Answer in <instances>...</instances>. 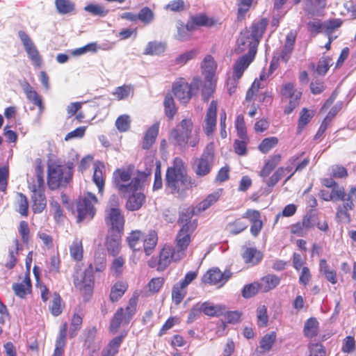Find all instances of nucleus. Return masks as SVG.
I'll return each instance as SVG.
<instances>
[{"mask_svg": "<svg viewBox=\"0 0 356 356\" xmlns=\"http://www.w3.org/2000/svg\"><path fill=\"white\" fill-rule=\"evenodd\" d=\"M305 152H302L300 154L291 156L288 161L289 164L287 167H280L275 172L280 177V179H282L284 176L285 172H291L296 161H298L302 156H303Z\"/></svg>", "mask_w": 356, "mask_h": 356, "instance_id": "46", "label": "nucleus"}, {"mask_svg": "<svg viewBox=\"0 0 356 356\" xmlns=\"http://www.w3.org/2000/svg\"><path fill=\"white\" fill-rule=\"evenodd\" d=\"M316 220V217L312 213H306L300 222L292 225L291 232L298 236H305L308 231L313 228Z\"/></svg>", "mask_w": 356, "mask_h": 356, "instance_id": "16", "label": "nucleus"}, {"mask_svg": "<svg viewBox=\"0 0 356 356\" xmlns=\"http://www.w3.org/2000/svg\"><path fill=\"white\" fill-rule=\"evenodd\" d=\"M126 324L124 323V309L119 308L115 313L110 323V331L115 334L116 333L122 325Z\"/></svg>", "mask_w": 356, "mask_h": 356, "instance_id": "38", "label": "nucleus"}, {"mask_svg": "<svg viewBox=\"0 0 356 356\" xmlns=\"http://www.w3.org/2000/svg\"><path fill=\"white\" fill-rule=\"evenodd\" d=\"M22 89L26 94V98L34 105L38 107L39 113H42L44 111V105L42 97L27 82L22 85Z\"/></svg>", "mask_w": 356, "mask_h": 356, "instance_id": "24", "label": "nucleus"}, {"mask_svg": "<svg viewBox=\"0 0 356 356\" xmlns=\"http://www.w3.org/2000/svg\"><path fill=\"white\" fill-rule=\"evenodd\" d=\"M187 288L181 283L176 284L172 291V298L176 305H179L184 298L187 293Z\"/></svg>", "mask_w": 356, "mask_h": 356, "instance_id": "43", "label": "nucleus"}, {"mask_svg": "<svg viewBox=\"0 0 356 356\" xmlns=\"http://www.w3.org/2000/svg\"><path fill=\"white\" fill-rule=\"evenodd\" d=\"M29 188L32 192L33 210L34 213H41L47 205L44 191L35 189V185H30Z\"/></svg>", "mask_w": 356, "mask_h": 356, "instance_id": "23", "label": "nucleus"}, {"mask_svg": "<svg viewBox=\"0 0 356 356\" xmlns=\"http://www.w3.org/2000/svg\"><path fill=\"white\" fill-rule=\"evenodd\" d=\"M137 305V298H131L129 301L128 305L124 309V323H129L131 318L136 313Z\"/></svg>", "mask_w": 356, "mask_h": 356, "instance_id": "51", "label": "nucleus"}, {"mask_svg": "<svg viewBox=\"0 0 356 356\" xmlns=\"http://www.w3.org/2000/svg\"><path fill=\"white\" fill-rule=\"evenodd\" d=\"M215 154L213 144L209 143L202 155L194 160L193 170L197 177H203L210 173L214 165Z\"/></svg>", "mask_w": 356, "mask_h": 356, "instance_id": "5", "label": "nucleus"}, {"mask_svg": "<svg viewBox=\"0 0 356 356\" xmlns=\"http://www.w3.org/2000/svg\"><path fill=\"white\" fill-rule=\"evenodd\" d=\"M125 335L126 333L122 334L121 335L113 338L110 341L108 347L106 352L103 354V356H115V355L118 353V348Z\"/></svg>", "mask_w": 356, "mask_h": 356, "instance_id": "44", "label": "nucleus"}, {"mask_svg": "<svg viewBox=\"0 0 356 356\" xmlns=\"http://www.w3.org/2000/svg\"><path fill=\"white\" fill-rule=\"evenodd\" d=\"M164 280L162 277L152 278L147 285L149 291L152 293H157L163 286Z\"/></svg>", "mask_w": 356, "mask_h": 356, "instance_id": "62", "label": "nucleus"}, {"mask_svg": "<svg viewBox=\"0 0 356 356\" xmlns=\"http://www.w3.org/2000/svg\"><path fill=\"white\" fill-rule=\"evenodd\" d=\"M217 102L211 101L204 120L203 129L207 136L213 135L216 127Z\"/></svg>", "mask_w": 356, "mask_h": 356, "instance_id": "19", "label": "nucleus"}, {"mask_svg": "<svg viewBox=\"0 0 356 356\" xmlns=\"http://www.w3.org/2000/svg\"><path fill=\"white\" fill-rule=\"evenodd\" d=\"M74 284L75 287L81 291L85 299H88L93 291V268L90 264L84 272L74 275Z\"/></svg>", "mask_w": 356, "mask_h": 356, "instance_id": "9", "label": "nucleus"}, {"mask_svg": "<svg viewBox=\"0 0 356 356\" xmlns=\"http://www.w3.org/2000/svg\"><path fill=\"white\" fill-rule=\"evenodd\" d=\"M177 33L175 35V38L179 41H186L191 38V33L186 29L184 24L181 22H178L177 25Z\"/></svg>", "mask_w": 356, "mask_h": 356, "instance_id": "64", "label": "nucleus"}, {"mask_svg": "<svg viewBox=\"0 0 356 356\" xmlns=\"http://www.w3.org/2000/svg\"><path fill=\"white\" fill-rule=\"evenodd\" d=\"M107 250L113 255L118 253L120 248V238L118 234L108 236L106 240Z\"/></svg>", "mask_w": 356, "mask_h": 356, "instance_id": "47", "label": "nucleus"}, {"mask_svg": "<svg viewBox=\"0 0 356 356\" xmlns=\"http://www.w3.org/2000/svg\"><path fill=\"white\" fill-rule=\"evenodd\" d=\"M231 277L229 272L222 273L219 268H214L209 270L203 276L202 281L218 287L222 286Z\"/></svg>", "mask_w": 356, "mask_h": 356, "instance_id": "17", "label": "nucleus"}, {"mask_svg": "<svg viewBox=\"0 0 356 356\" xmlns=\"http://www.w3.org/2000/svg\"><path fill=\"white\" fill-rule=\"evenodd\" d=\"M97 203V198L92 193H87L79 197L76 202L77 221L80 222L84 220L92 219L96 212L95 204Z\"/></svg>", "mask_w": 356, "mask_h": 356, "instance_id": "6", "label": "nucleus"}, {"mask_svg": "<svg viewBox=\"0 0 356 356\" xmlns=\"http://www.w3.org/2000/svg\"><path fill=\"white\" fill-rule=\"evenodd\" d=\"M253 57L248 56H241L233 65V76L236 79H241L245 70L248 67L250 64L254 60Z\"/></svg>", "mask_w": 356, "mask_h": 356, "instance_id": "26", "label": "nucleus"}, {"mask_svg": "<svg viewBox=\"0 0 356 356\" xmlns=\"http://www.w3.org/2000/svg\"><path fill=\"white\" fill-rule=\"evenodd\" d=\"M157 233L154 230H150L147 235L143 236L142 248L146 255L152 254L153 250L157 244Z\"/></svg>", "mask_w": 356, "mask_h": 356, "instance_id": "28", "label": "nucleus"}, {"mask_svg": "<svg viewBox=\"0 0 356 356\" xmlns=\"http://www.w3.org/2000/svg\"><path fill=\"white\" fill-rule=\"evenodd\" d=\"M133 92V87L130 85H124L117 87L113 95H115L118 100L127 99L131 92Z\"/></svg>", "mask_w": 356, "mask_h": 356, "instance_id": "53", "label": "nucleus"}, {"mask_svg": "<svg viewBox=\"0 0 356 356\" xmlns=\"http://www.w3.org/2000/svg\"><path fill=\"white\" fill-rule=\"evenodd\" d=\"M167 44L163 42L151 41L149 42L144 50L145 55H160L166 49Z\"/></svg>", "mask_w": 356, "mask_h": 356, "instance_id": "35", "label": "nucleus"}, {"mask_svg": "<svg viewBox=\"0 0 356 356\" xmlns=\"http://www.w3.org/2000/svg\"><path fill=\"white\" fill-rule=\"evenodd\" d=\"M200 87L202 88V81L198 76L194 77L190 84L184 78H180L174 83L172 91L181 103L186 104Z\"/></svg>", "mask_w": 356, "mask_h": 356, "instance_id": "4", "label": "nucleus"}, {"mask_svg": "<svg viewBox=\"0 0 356 356\" xmlns=\"http://www.w3.org/2000/svg\"><path fill=\"white\" fill-rule=\"evenodd\" d=\"M83 244L82 241L76 238L72 245L70 246V253L72 258L76 261H81L83 258Z\"/></svg>", "mask_w": 356, "mask_h": 356, "instance_id": "41", "label": "nucleus"}, {"mask_svg": "<svg viewBox=\"0 0 356 356\" xmlns=\"http://www.w3.org/2000/svg\"><path fill=\"white\" fill-rule=\"evenodd\" d=\"M278 143V139L272 136L264 138L259 145V149L264 154L268 153L270 149L275 147Z\"/></svg>", "mask_w": 356, "mask_h": 356, "instance_id": "50", "label": "nucleus"}, {"mask_svg": "<svg viewBox=\"0 0 356 356\" xmlns=\"http://www.w3.org/2000/svg\"><path fill=\"white\" fill-rule=\"evenodd\" d=\"M193 128L192 120L184 119L171 131L169 140L177 145L184 146L188 142Z\"/></svg>", "mask_w": 356, "mask_h": 356, "instance_id": "8", "label": "nucleus"}, {"mask_svg": "<svg viewBox=\"0 0 356 356\" xmlns=\"http://www.w3.org/2000/svg\"><path fill=\"white\" fill-rule=\"evenodd\" d=\"M319 270L322 273L326 280L332 284H335L337 282V272L332 269L327 263L325 259L320 260Z\"/></svg>", "mask_w": 356, "mask_h": 356, "instance_id": "32", "label": "nucleus"}, {"mask_svg": "<svg viewBox=\"0 0 356 356\" xmlns=\"http://www.w3.org/2000/svg\"><path fill=\"white\" fill-rule=\"evenodd\" d=\"M103 168H104V165L102 163L97 161L95 163L92 180L97 186L99 193L103 192L104 186Z\"/></svg>", "mask_w": 356, "mask_h": 356, "instance_id": "31", "label": "nucleus"}, {"mask_svg": "<svg viewBox=\"0 0 356 356\" xmlns=\"http://www.w3.org/2000/svg\"><path fill=\"white\" fill-rule=\"evenodd\" d=\"M55 5L60 14H67L74 9V4L70 0H56Z\"/></svg>", "mask_w": 356, "mask_h": 356, "instance_id": "49", "label": "nucleus"}, {"mask_svg": "<svg viewBox=\"0 0 356 356\" xmlns=\"http://www.w3.org/2000/svg\"><path fill=\"white\" fill-rule=\"evenodd\" d=\"M247 228V225L241 220H236L234 222L228 225L229 232L234 235H236Z\"/></svg>", "mask_w": 356, "mask_h": 356, "instance_id": "61", "label": "nucleus"}, {"mask_svg": "<svg viewBox=\"0 0 356 356\" xmlns=\"http://www.w3.org/2000/svg\"><path fill=\"white\" fill-rule=\"evenodd\" d=\"M131 120L128 115H120L115 121V127L120 132H124L129 130Z\"/></svg>", "mask_w": 356, "mask_h": 356, "instance_id": "54", "label": "nucleus"}, {"mask_svg": "<svg viewBox=\"0 0 356 356\" xmlns=\"http://www.w3.org/2000/svg\"><path fill=\"white\" fill-rule=\"evenodd\" d=\"M268 21L266 18L255 20L251 27L250 35L259 43L268 25Z\"/></svg>", "mask_w": 356, "mask_h": 356, "instance_id": "25", "label": "nucleus"}, {"mask_svg": "<svg viewBox=\"0 0 356 356\" xmlns=\"http://www.w3.org/2000/svg\"><path fill=\"white\" fill-rule=\"evenodd\" d=\"M13 290L15 295L21 298H24L31 291V282L29 277V273L26 275L24 280L20 283H14Z\"/></svg>", "mask_w": 356, "mask_h": 356, "instance_id": "27", "label": "nucleus"}, {"mask_svg": "<svg viewBox=\"0 0 356 356\" xmlns=\"http://www.w3.org/2000/svg\"><path fill=\"white\" fill-rule=\"evenodd\" d=\"M194 209L192 207L184 208L180 211L178 224L181 228L188 229L190 231H195L197 227V220L193 219Z\"/></svg>", "mask_w": 356, "mask_h": 356, "instance_id": "22", "label": "nucleus"}, {"mask_svg": "<svg viewBox=\"0 0 356 356\" xmlns=\"http://www.w3.org/2000/svg\"><path fill=\"white\" fill-rule=\"evenodd\" d=\"M106 222L108 226L118 232L124 227V219L119 208L111 207L106 210Z\"/></svg>", "mask_w": 356, "mask_h": 356, "instance_id": "18", "label": "nucleus"}, {"mask_svg": "<svg viewBox=\"0 0 356 356\" xmlns=\"http://www.w3.org/2000/svg\"><path fill=\"white\" fill-rule=\"evenodd\" d=\"M159 129V123L156 122L152 124L147 131L143 143V149H148L155 142L158 136Z\"/></svg>", "mask_w": 356, "mask_h": 356, "instance_id": "33", "label": "nucleus"}, {"mask_svg": "<svg viewBox=\"0 0 356 356\" xmlns=\"http://www.w3.org/2000/svg\"><path fill=\"white\" fill-rule=\"evenodd\" d=\"M144 234L138 230L133 231L127 237V241L129 247L134 250H141Z\"/></svg>", "mask_w": 356, "mask_h": 356, "instance_id": "34", "label": "nucleus"}, {"mask_svg": "<svg viewBox=\"0 0 356 356\" xmlns=\"http://www.w3.org/2000/svg\"><path fill=\"white\" fill-rule=\"evenodd\" d=\"M201 67L202 74L204 76V83L202 85V95L203 100L208 102L216 88V78L215 73L217 65L213 58L211 55H207L202 63Z\"/></svg>", "mask_w": 356, "mask_h": 356, "instance_id": "3", "label": "nucleus"}, {"mask_svg": "<svg viewBox=\"0 0 356 356\" xmlns=\"http://www.w3.org/2000/svg\"><path fill=\"white\" fill-rule=\"evenodd\" d=\"M259 291H261V287L259 282H254L244 286L242 291V296L245 298H250L254 296Z\"/></svg>", "mask_w": 356, "mask_h": 356, "instance_id": "52", "label": "nucleus"}, {"mask_svg": "<svg viewBox=\"0 0 356 356\" xmlns=\"http://www.w3.org/2000/svg\"><path fill=\"white\" fill-rule=\"evenodd\" d=\"M318 321L315 318H309L304 326V333L307 337H314L317 334Z\"/></svg>", "mask_w": 356, "mask_h": 356, "instance_id": "48", "label": "nucleus"}, {"mask_svg": "<svg viewBox=\"0 0 356 356\" xmlns=\"http://www.w3.org/2000/svg\"><path fill=\"white\" fill-rule=\"evenodd\" d=\"M163 106L165 108V114L172 120L177 113V108L175 104L174 99L171 94H167L165 97Z\"/></svg>", "mask_w": 356, "mask_h": 356, "instance_id": "42", "label": "nucleus"}, {"mask_svg": "<svg viewBox=\"0 0 356 356\" xmlns=\"http://www.w3.org/2000/svg\"><path fill=\"white\" fill-rule=\"evenodd\" d=\"M150 172H138V175L131 180V173L129 170L118 169L113 173V184L120 194H127L136 190L142 184Z\"/></svg>", "mask_w": 356, "mask_h": 356, "instance_id": "2", "label": "nucleus"}, {"mask_svg": "<svg viewBox=\"0 0 356 356\" xmlns=\"http://www.w3.org/2000/svg\"><path fill=\"white\" fill-rule=\"evenodd\" d=\"M138 19L144 24H149L154 19V13L148 7L143 8L137 15Z\"/></svg>", "mask_w": 356, "mask_h": 356, "instance_id": "59", "label": "nucleus"}, {"mask_svg": "<svg viewBox=\"0 0 356 356\" xmlns=\"http://www.w3.org/2000/svg\"><path fill=\"white\" fill-rule=\"evenodd\" d=\"M127 284L124 282H116L111 290L110 299L112 302L118 301L127 289Z\"/></svg>", "mask_w": 356, "mask_h": 356, "instance_id": "39", "label": "nucleus"}, {"mask_svg": "<svg viewBox=\"0 0 356 356\" xmlns=\"http://www.w3.org/2000/svg\"><path fill=\"white\" fill-rule=\"evenodd\" d=\"M259 43L250 35V32L245 31L242 32L237 40V47L236 51L237 53H242L248 50L247 54L243 56H248L250 57H255L257 53V48Z\"/></svg>", "mask_w": 356, "mask_h": 356, "instance_id": "13", "label": "nucleus"}, {"mask_svg": "<svg viewBox=\"0 0 356 356\" xmlns=\"http://www.w3.org/2000/svg\"><path fill=\"white\" fill-rule=\"evenodd\" d=\"M178 251L175 250L172 246L165 245L161 250L158 261L157 269L159 270H165L171 263L172 261H179L181 259H177Z\"/></svg>", "mask_w": 356, "mask_h": 356, "instance_id": "20", "label": "nucleus"}, {"mask_svg": "<svg viewBox=\"0 0 356 356\" xmlns=\"http://www.w3.org/2000/svg\"><path fill=\"white\" fill-rule=\"evenodd\" d=\"M84 9L92 15L99 17H105L108 13L107 9L99 4H88Z\"/></svg>", "mask_w": 356, "mask_h": 356, "instance_id": "55", "label": "nucleus"}, {"mask_svg": "<svg viewBox=\"0 0 356 356\" xmlns=\"http://www.w3.org/2000/svg\"><path fill=\"white\" fill-rule=\"evenodd\" d=\"M70 179L69 172H65V168L60 165L51 163L48 165L47 184L51 190L65 186Z\"/></svg>", "mask_w": 356, "mask_h": 356, "instance_id": "7", "label": "nucleus"}, {"mask_svg": "<svg viewBox=\"0 0 356 356\" xmlns=\"http://www.w3.org/2000/svg\"><path fill=\"white\" fill-rule=\"evenodd\" d=\"M165 186L172 194L179 196H183L188 189L197 186L195 181L188 175L184 163L180 158L176 157L173 165L168 168Z\"/></svg>", "mask_w": 356, "mask_h": 356, "instance_id": "1", "label": "nucleus"}, {"mask_svg": "<svg viewBox=\"0 0 356 356\" xmlns=\"http://www.w3.org/2000/svg\"><path fill=\"white\" fill-rule=\"evenodd\" d=\"M202 313L209 316H214L222 314L226 308L221 305H213L209 302L200 303Z\"/></svg>", "mask_w": 356, "mask_h": 356, "instance_id": "30", "label": "nucleus"}, {"mask_svg": "<svg viewBox=\"0 0 356 356\" xmlns=\"http://www.w3.org/2000/svg\"><path fill=\"white\" fill-rule=\"evenodd\" d=\"M61 298L58 293H55L54 294L53 300L49 305V310L52 315L57 316L62 312L60 307Z\"/></svg>", "mask_w": 356, "mask_h": 356, "instance_id": "60", "label": "nucleus"}, {"mask_svg": "<svg viewBox=\"0 0 356 356\" xmlns=\"http://www.w3.org/2000/svg\"><path fill=\"white\" fill-rule=\"evenodd\" d=\"M280 282V278L275 275H267L264 276L259 282L261 291L268 292L275 289Z\"/></svg>", "mask_w": 356, "mask_h": 356, "instance_id": "29", "label": "nucleus"}, {"mask_svg": "<svg viewBox=\"0 0 356 356\" xmlns=\"http://www.w3.org/2000/svg\"><path fill=\"white\" fill-rule=\"evenodd\" d=\"M18 35L24 47L29 58L35 65L40 66L42 63L41 57L36 47L29 35L24 31H19L18 32Z\"/></svg>", "mask_w": 356, "mask_h": 356, "instance_id": "14", "label": "nucleus"}, {"mask_svg": "<svg viewBox=\"0 0 356 356\" xmlns=\"http://www.w3.org/2000/svg\"><path fill=\"white\" fill-rule=\"evenodd\" d=\"M197 54V51L195 49H192L184 52L178 56L175 59V64L179 65H184L187 63L189 60L193 59Z\"/></svg>", "mask_w": 356, "mask_h": 356, "instance_id": "58", "label": "nucleus"}, {"mask_svg": "<svg viewBox=\"0 0 356 356\" xmlns=\"http://www.w3.org/2000/svg\"><path fill=\"white\" fill-rule=\"evenodd\" d=\"M312 118V115L310 114L309 111L304 108L301 113L298 120V133L300 134L305 126L309 122Z\"/></svg>", "mask_w": 356, "mask_h": 356, "instance_id": "57", "label": "nucleus"}, {"mask_svg": "<svg viewBox=\"0 0 356 356\" xmlns=\"http://www.w3.org/2000/svg\"><path fill=\"white\" fill-rule=\"evenodd\" d=\"M277 338L275 332L265 334L260 341V348L264 352H268L275 343Z\"/></svg>", "mask_w": 356, "mask_h": 356, "instance_id": "45", "label": "nucleus"}, {"mask_svg": "<svg viewBox=\"0 0 356 356\" xmlns=\"http://www.w3.org/2000/svg\"><path fill=\"white\" fill-rule=\"evenodd\" d=\"M243 257L247 264H257L262 258L261 253L255 248H248L243 253Z\"/></svg>", "mask_w": 356, "mask_h": 356, "instance_id": "40", "label": "nucleus"}, {"mask_svg": "<svg viewBox=\"0 0 356 356\" xmlns=\"http://www.w3.org/2000/svg\"><path fill=\"white\" fill-rule=\"evenodd\" d=\"M194 231H190L188 229L181 228L177 235V250L178 255L177 259H182L185 256V251L191 241V234Z\"/></svg>", "mask_w": 356, "mask_h": 356, "instance_id": "21", "label": "nucleus"}, {"mask_svg": "<svg viewBox=\"0 0 356 356\" xmlns=\"http://www.w3.org/2000/svg\"><path fill=\"white\" fill-rule=\"evenodd\" d=\"M282 102H287L288 105L284 108V113L289 115L299 105L302 92L294 88L293 83H286L281 89Z\"/></svg>", "mask_w": 356, "mask_h": 356, "instance_id": "10", "label": "nucleus"}, {"mask_svg": "<svg viewBox=\"0 0 356 356\" xmlns=\"http://www.w3.org/2000/svg\"><path fill=\"white\" fill-rule=\"evenodd\" d=\"M355 201H356V186H352L347 193L346 200L337 208L336 218L339 222L343 223H349L350 222L351 218L349 211L354 209Z\"/></svg>", "mask_w": 356, "mask_h": 356, "instance_id": "12", "label": "nucleus"}, {"mask_svg": "<svg viewBox=\"0 0 356 356\" xmlns=\"http://www.w3.org/2000/svg\"><path fill=\"white\" fill-rule=\"evenodd\" d=\"M120 195L127 198L126 207L129 211L138 210L145 201V196L142 192V184H140L136 190H133V191L127 194Z\"/></svg>", "mask_w": 356, "mask_h": 356, "instance_id": "15", "label": "nucleus"}, {"mask_svg": "<svg viewBox=\"0 0 356 356\" xmlns=\"http://www.w3.org/2000/svg\"><path fill=\"white\" fill-rule=\"evenodd\" d=\"M296 37L292 33L286 35V41L283 47L275 51L273 58L270 64V69L277 67L280 62L286 63L291 58L294 48Z\"/></svg>", "mask_w": 356, "mask_h": 356, "instance_id": "11", "label": "nucleus"}, {"mask_svg": "<svg viewBox=\"0 0 356 356\" xmlns=\"http://www.w3.org/2000/svg\"><path fill=\"white\" fill-rule=\"evenodd\" d=\"M257 323L259 327H266L268 322L267 308L265 305L259 306L257 309Z\"/></svg>", "mask_w": 356, "mask_h": 356, "instance_id": "56", "label": "nucleus"}, {"mask_svg": "<svg viewBox=\"0 0 356 356\" xmlns=\"http://www.w3.org/2000/svg\"><path fill=\"white\" fill-rule=\"evenodd\" d=\"M330 193L333 196V201H346L347 198V194L345 193V190L343 187H339V185L331 188Z\"/></svg>", "mask_w": 356, "mask_h": 356, "instance_id": "63", "label": "nucleus"}, {"mask_svg": "<svg viewBox=\"0 0 356 356\" xmlns=\"http://www.w3.org/2000/svg\"><path fill=\"white\" fill-rule=\"evenodd\" d=\"M222 194V190L219 189L209 194L204 200L197 206L198 211H204L216 203Z\"/></svg>", "mask_w": 356, "mask_h": 356, "instance_id": "37", "label": "nucleus"}, {"mask_svg": "<svg viewBox=\"0 0 356 356\" xmlns=\"http://www.w3.org/2000/svg\"><path fill=\"white\" fill-rule=\"evenodd\" d=\"M67 329V323H64L61 327L59 336L56 343V348L54 350V353L52 356H63V348L65 346V338H66V332Z\"/></svg>", "mask_w": 356, "mask_h": 356, "instance_id": "36", "label": "nucleus"}]
</instances>
